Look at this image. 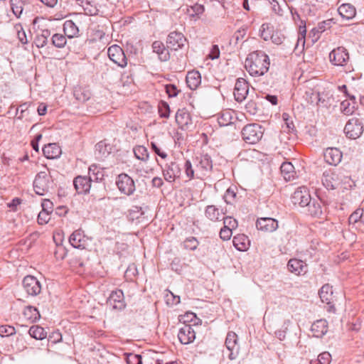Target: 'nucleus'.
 Instances as JSON below:
<instances>
[{
    "label": "nucleus",
    "mask_w": 364,
    "mask_h": 364,
    "mask_svg": "<svg viewBox=\"0 0 364 364\" xmlns=\"http://www.w3.org/2000/svg\"><path fill=\"white\" fill-rule=\"evenodd\" d=\"M52 44L56 48H63L66 45L67 40L63 34L55 33L51 38Z\"/></svg>",
    "instance_id": "obj_44"
},
{
    "label": "nucleus",
    "mask_w": 364,
    "mask_h": 364,
    "mask_svg": "<svg viewBox=\"0 0 364 364\" xmlns=\"http://www.w3.org/2000/svg\"><path fill=\"white\" fill-rule=\"evenodd\" d=\"M209 58L212 60L218 59L220 57V50L218 45H213L212 46Z\"/></svg>",
    "instance_id": "obj_64"
},
{
    "label": "nucleus",
    "mask_w": 364,
    "mask_h": 364,
    "mask_svg": "<svg viewBox=\"0 0 364 364\" xmlns=\"http://www.w3.org/2000/svg\"><path fill=\"white\" fill-rule=\"evenodd\" d=\"M225 343L227 349L230 351L228 355V358L231 360H235L239 355L237 335L233 331H229Z\"/></svg>",
    "instance_id": "obj_10"
},
{
    "label": "nucleus",
    "mask_w": 364,
    "mask_h": 364,
    "mask_svg": "<svg viewBox=\"0 0 364 364\" xmlns=\"http://www.w3.org/2000/svg\"><path fill=\"white\" fill-rule=\"evenodd\" d=\"M186 83L191 90H196L201 82V76L198 71H189L186 75Z\"/></svg>",
    "instance_id": "obj_29"
},
{
    "label": "nucleus",
    "mask_w": 364,
    "mask_h": 364,
    "mask_svg": "<svg viewBox=\"0 0 364 364\" xmlns=\"http://www.w3.org/2000/svg\"><path fill=\"white\" fill-rule=\"evenodd\" d=\"M199 245L198 240L195 237L186 238L183 243V248L188 250H196Z\"/></svg>",
    "instance_id": "obj_46"
},
{
    "label": "nucleus",
    "mask_w": 364,
    "mask_h": 364,
    "mask_svg": "<svg viewBox=\"0 0 364 364\" xmlns=\"http://www.w3.org/2000/svg\"><path fill=\"white\" fill-rule=\"evenodd\" d=\"M126 361L127 364H136L139 358H141V355L134 353H126Z\"/></svg>",
    "instance_id": "obj_60"
},
{
    "label": "nucleus",
    "mask_w": 364,
    "mask_h": 364,
    "mask_svg": "<svg viewBox=\"0 0 364 364\" xmlns=\"http://www.w3.org/2000/svg\"><path fill=\"white\" fill-rule=\"evenodd\" d=\"M287 269L291 273L296 276L304 275L308 272V266L306 262L296 258L289 260Z\"/></svg>",
    "instance_id": "obj_16"
},
{
    "label": "nucleus",
    "mask_w": 364,
    "mask_h": 364,
    "mask_svg": "<svg viewBox=\"0 0 364 364\" xmlns=\"http://www.w3.org/2000/svg\"><path fill=\"white\" fill-rule=\"evenodd\" d=\"M223 224L225 228L230 229L232 231L233 229H235L238 225L237 220L232 217L223 218Z\"/></svg>",
    "instance_id": "obj_53"
},
{
    "label": "nucleus",
    "mask_w": 364,
    "mask_h": 364,
    "mask_svg": "<svg viewBox=\"0 0 364 364\" xmlns=\"http://www.w3.org/2000/svg\"><path fill=\"white\" fill-rule=\"evenodd\" d=\"M291 199L294 204H298L301 207H306L312 200L307 188L304 187L297 188L294 191Z\"/></svg>",
    "instance_id": "obj_15"
},
{
    "label": "nucleus",
    "mask_w": 364,
    "mask_h": 364,
    "mask_svg": "<svg viewBox=\"0 0 364 364\" xmlns=\"http://www.w3.org/2000/svg\"><path fill=\"white\" fill-rule=\"evenodd\" d=\"M82 8L87 15L95 16L98 13V9L96 6L90 4V1H85L82 2Z\"/></svg>",
    "instance_id": "obj_50"
},
{
    "label": "nucleus",
    "mask_w": 364,
    "mask_h": 364,
    "mask_svg": "<svg viewBox=\"0 0 364 364\" xmlns=\"http://www.w3.org/2000/svg\"><path fill=\"white\" fill-rule=\"evenodd\" d=\"M245 110L247 112L250 113V114L255 115L258 112L259 107L257 102L251 100L245 105Z\"/></svg>",
    "instance_id": "obj_52"
},
{
    "label": "nucleus",
    "mask_w": 364,
    "mask_h": 364,
    "mask_svg": "<svg viewBox=\"0 0 364 364\" xmlns=\"http://www.w3.org/2000/svg\"><path fill=\"white\" fill-rule=\"evenodd\" d=\"M344 132L347 137L354 139L358 138L362 134L363 127L358 119L352 118L346 123Z\"/></svg>",
    "instance_id": "obj_8"
},
{
    "label": "nucleus",
    "mask_w": 364,
    "mask_h": 364,
    "mask_svg": "<svg viewBox=\"0 0 364 364\" xmlns=\"http://www.w3.org/2000/svg\"><path fill=\"white\" fill-rule=\"evenodd\" d=\"M324 159L330 165L336 166L342 159V152L337 148L328 147L323 154Z\"/></svg>",
    "instance_id": "obj_20"
},
{
    "label": "nucleus",
    "mask_w": 364,
    "mask_h": 364,
    "mask_svg": "<svg viewBox=\"0 0 364 364\" xmlns=\"http://www.w3.org/2000/svg\"><path fill=\"white\" fill-rule=\"evenodd\" d=\"M107 54L109 59L120 68H125L127 65V58L122 48L114 44L108 48Z\"/></svg>",
    "instance_id": "obj_7"
},
{
    "label": "nucleus",
    "mask_w": 364,
    "mask_h": 364,
    "mask_svg": "<svg viewBox=\"0 0 364 364\" xmlns=\"http://www.w3.org/2000/svg\"><path fill=\"white\" fill-rule=\"evenodd\" d=\"M237 187H229L225 193L223 198L227 204H233L237 198Z\"/></svg>",
    "instance_id": "obj_41"
},
{
    "label": "nucleus",
    "mask_w": 364,
    "mask_h": 364,
    "mask_svg": "<svg viewBox=\"0 0 364 364\" xmlns=\"http://www.w3.org/2000/svg\"><path fill=\"white\" fill-rule=\"evenodd\" d=\"M242 139L250 144L257 143L262 137L263 129L258 124H249L245 125L241 132Z\"/></svg>",
    "instance_id": "obj_3"
},
{
    "label": "nucleus",
    "mask_w": 364,
    "mask_h": 364,
    "mask_svg": "<svg viewBox=\"0 0 364 364\" xmlns=\"http://www.w3.org/2000/svg\"><path fill=\"white\" fill-rule=\"evenodd\" d=\"M186 38L181 32H171L167 37L166 44L168 48L177 50L184 47Z\"/></svg>",
    "instance_id": "obj_12"
},
{
    "label": "nucleus",
    "mask_w": 364,
    "mask_h": 364,
    "mask_svg": "<svg viewBox=\"0 0 364 364\" xmlns=\"http://www.w3.org/2000/svg\"><path fill=\"white\" fill-rule=\"evenodd\" d=\"M178 338L182 344L188 345L194 341L196 333L191 325L185 324L179 329Z\"/></svg>",
    "instance_id": "obj_18"
},
{
    "label": "nucleus",
    "mask_w": 364,
    "mask_h": 364,
    "mask_svg": "<svg viewBox=\"0 0 364 364\" xmlns=\"http://www.w3.org/2000/svg\"><path fill=\"white\" fill-rule=\"evenodd\" d=\"M28 333L32 338L43 340L46 337L47 333L44 328L39 326H33L29 328Z\"/></svg>",
    "instance_id": "obj_39"
},
{
    "label": "nucleus",
    "mask_w": 364,
    "mask_h": 364,
    "mask_svg": "<svg viewBox=\"0 0 364 364\" xmlns=\"http://www.w3.org/2000/svg\"><path fill=\"white\" fill-rule=\"evenodd\" d=\"M176 122L182 129H188L192 124V119L186 110L178 109L176 114Z\"/></svg>",
    "instance_id": "obj_25"
},
{
    "label": "nucleus",
    "mask_w": 364,
    "mask_h": 364,
    "mask_svg": "<svg viewBox=\"0 0 364 364\" xmlns=\"http://www.w3.org/2000/svg\"><path fill=\"white\" fill-rule=\"evenodd\" d=\"M150 146L152 151L161 158L166 159L167 157V154L165 151H161V148H159L155 142L151 141L150 143Z\"/></svg>",
    "instance_id": "obj_56"
},
{
    "label": "nucleus",
    "mask_w": 364,
    "mask_h": 364,
    "mask_svg": "<svg viewBox=\"0 0 364 364\" xmlns=\"http://www.w3.org/2000/svg\"><path fill=\"white\" fill-rule=\"evenodd\" d=\"M259 230L265 232H272L278 228V221L272 218H260L256 222Z\"/></svg>",
    "instance_id": "obj_17"
},
{
    "label": "nucleus",
    "mask_w": 364,
    "mask_h": 364,
    "mask_svg": "<svg viewBox=\"0 0 364 364\" xmlns=\"http://www.w3.org/2000/svg\"><path fill=\"white\" fill-rule=\"evenodd\" d=\"M23 287L28 295L36 296L41 291L40 282L33 276L28 275L23 279Z\"/></svg>",
    "instance_id": "obj_13"
},
{
    "label": "nucleus",
    "mask_w": 364,
    "mask_h": 364,
    "mask_svg": "<svg viewBox=\"0 0 364 364\" xmlns=\"http://www.w3.org/2000/svg\"><path fill=\"white\" fill-rule=\"evenodd\" d=\"M112 146L106 141H100L95 145V155L99 160H104L112 152Z\"/></svg>",
    "instance_id": "obj_22"
},
{
    "label": "nucleus",
    "mask_w": 364,
    "mask_h": 364,
    "mask_svg": "<svg viewBox=\"0 0 364 364\" xmlns=\"http://www.w3.org/2000/svg\"><path fill=\"white\" fill-rule=\"evenodd\" d=\"M42 151L45 157L49 159H57L61 154L60 147L55 143H50L45 145Z\"/></svg>",
    "instance_id": "obj_26"
},
{
    "label": "nucleus",
    "mask_w": 364,
    "mask_h": 364,
    "mask_svg": "<svg viewBox=\"0 0 364 364\" xmlns=\"http://www.w3.org/2000/svg\"><path fill=\"white\" fill-rule=\"evenodd\" d=\"M311 330L313 336L322 338L328 331V323L325 319L317 320L311 325Z\"/></svg>",
    "instance_id": "obj_23"
},
{
    "label": "nucleus",
    "mask_w": 364,
    "mask_h": 364,
    "mask_svg": "<svg viewBox=\"0 0 364 364\" xmlns=\"http://www.w3.org/2000/svg\"><path fill=\"white\" fill-rule=\"evenodd\" d=\"M232 230L230 229L223 227L220 231V237L223 240H228L232 236Z\"/></svg>",
    "instance_id": "obj_61"
},
{
    "label": "nucleus",
    "mask_w": 364,
    "mask_h": 364,
    "mask_svg": "<svg viewBox=\"0 0 364 364\" xmlns=\"http://www.w3.org/2000/svg\"><path fill=\"white\" fill-rule=\"evenodd\" d=\"M50 220L49 214L47 212H40L38 216V223L40 225L46 224Z\"/></svg>",
    "instance_id": "obj_62"
},
{
    "label": "nucleus",
    "mask_w": 364,
    "mask_h": 364,
    "mask_svg": "<svg viewBox=\"0 0 364 364\" xmlns=\"http://www.w3.org/2000/svg\"><path fill=\"white\" fill-rule=\"evenodd\" d=\"M116 185L122 193L128 196L133 195L136 190L134 180L127 173L118 175Z\"/></svg>",
    "instance_id": "obj_4"
},
{
    "label": "nucleus",
    "mask_w": 364,
    "mask_h": 364,
    "mask_svg": "<svg viewBox=\"0 0 364 364\" xmlns=\"http://www.w3.org/2000/svg\"><path fill=\"white\" fill-rule=\"evenodd\" d=\"M73 185L78 194H87L92 187L91 179L87 176H77L73 180Z\"/></svg>",
    "instance_id": "obj_19"
},
{
    "label": "nucleus",
    "mask_w": 364,
    "mask_h": 364,
    "mask_svg": "<svg viewBox=\"0 0 364 364\" xmlns=\"http://www.w3.org/2000/svg\"><path fill=\"white\" fill-rule=\"evenodd\" d=\"M183 168L185 169V173L189 180L193 179L194 178V170L189 160L186 161Z\"/></svg>",
    "instance_id": "obj_54"
},
{
    "label": "nucleus",
    "mask_w": 364,
    "mask_h": 364,
    "mask_svg": "<svg viewBox=\"0 0 364 364\" xmlns=\"http://www.w3.org/2000/svg\"><path fill=\"white\" fill-rule=\"evenodd\" d=\"M43 211L42 212H47L48 214L50 213H52L53 210V203L48 200L45 199L43 200L42 204Z\"/></svg>",
    "instance_id": "obj_63"
},
{
    "label": "nucleus",
    "mask_w": 364,
    "mask_h": 364,
    "mask_svg": "<svg viewBox=\"0 0 364 364\" xmlns=\"http://www.w3.org/2000/svg\"><path fill=\"white\" fill-rule=\"evenodd\" d=\"M153 52L157 53L159 59L161 61H167L170 58V54L167 48H165L164 44L159 41H155L152 43Z\"/></svg>",
    "instance_id": "obj_27"
},
{
    "label": "nucleus",
    "mask_w": 364,
    "mask_h": 364,
    "mask_svg": "<svg viewBox=\"0 0 364 364\" xmlns=\"http://www.w3.org/2000/svg\"><path fill=\"white\" fill-rule=\"evenodd\" d=\"M197 168L201 171L203 176L210 172L213 168L212 160L208 154L202 155L197 164Z\"/></svg>",
    "instance_id": "obj_33"
},
{
    "label": "nucleus",
    "mask_w": 364,
    "mask_h": 364,
    "mask_svg": "<svg viewBox=\"0 0 364 364\" xmlns=\"http://www.w3.org/2000/svg\"><path fill=\"white\" fill-rule=\"evenodd\" d=\"M63 31L68 38L77 36L79 33L78 27L72 20H68L64 23Z\"/></svg>",
    "instance_id": "obj_36"
},
{
    "label": "nucleus",
    "mask_w": 364,
    "mask_h": 364,
    "mask_svg": "<svg viewBox=\"0 0 364 364\" xmlns=\"http://www.w3.org/2000/svg\"><path fill=\"white\" fill-rule=\"evenodd\" d=\"M107 303L114 310L122 311L126 307L124 296L122 290L116 289L111 292Z\"/></svg>",
    "instance_id": "obj_11"
},
{
    "label": "nucleus",
    "mask_w": 364,
    "mask_h": 364,
    "mask_svg": "<svg viewBox=\"0 0 364 364\" xmlns=\"http://www.w3.org/2000/svg\"><path fill=\"white\" fill-rule=\"evenodd\" d=\"M331 355L328 352H323L318 356V361L320 364H329Z\"/></svg>",
    "instance_id": "obj_57"
},
{
    "label": "nucleus",
    "mask_w": 364,
    "mask_h": 364,
    "mask_svg": "<svg viewBox=\"0 0 364 364\" xmlns=\"http://www.w3.org/2000/svg\"><path fill=\"white\" fill-rule=\"evenodd\" d=\"M74 96L77 101L85 102L90 100L91 94L88 90L78 88L74 90Z\"/></svg>",
    "instance_id": "obj_42"
},
{
    "label": "nucleus",
    "mask_w": 364,
    "mask_h": 364,
    "mask_svg": "<svg viewBox=\"0 0 364 364\" xmlns=\"http://www.w3.org/2000/svg\"><path fill=\"white\" fill-rule=\"evenodd\" d=\"M69 242L75 248L85 249L87 245V240L83 231L80 229L74 231L69 237Z\"/></svg>",
    "instance_id": "obj_21"
},
{
    "label": "nucleus",
    "mask_w": 364,
    "mask_h": 364,
    "mask_svg": "<svg viewBox=\"0 0 364 364\" xmlns=\"http://www.w3.org/2000/svg\"><path fill=\"white\" fill-rule=\"evenodd\" d=\"M105 171L104 169L96 164H92L89 167V176L88 178L91 179L92 182L100 183L104 179Z\"/></svg>",
    "instance_id": "obj_28"
},
{
    "label": "nucleus",
    "mask_w": 364,
    "mask_h": 364,
    "mask_svg": "<svg viewBox=\"0 0 364 364\" xmlns=\"http://www.w3.org/2000/svg\"><path fill=\"white\" fill-rule=\"evenodd\" d=\"M181 174V167L176 161H171L163 168V175L167 182L172 183L178 178Z\"/></svg>",
    "instance_id": "obj_9"
},
{
    "label": "nucleus",
    "mask_w": 364,
    "mask_h": 364,
    "mask_svg": "<svg viewBox=\"0 0 364 364\" xmlns=\"http://www.w3.org/2000/svg\"><path fill=\"white\" fill-rule=\"evenodd\" d=\"M245 67L250 75L262 76L269 70V56L262 50L252 52L245 60Z\"/></svg>",
    "instance_id": "obj_2"
},
{
    "label": "nucleus",
    "mask_w": 364,
    "mask_h": 364,
    "mask_svg": "<svg viewBox=\"0 0 364 364\" xmlns=\"http://www.w3.org/2000/svg\"><path fill=\"white\" fill-rule=\"evenodd\" d=\"M301 24L299 25V38H298V43L302 42V44L304 45L305 43V36L306 33V28L305 23L301 21Z\"/></svg>",
    "instance_id": "obj_55"
},
{
    "label": "nucleus",
    "mask_w": 364,
    "mask_h": 364,
    "mask_svg": "<svg viewBox=\"0 0 364 364\" xmlns=\"http://www.w3.org/2000/svg\"><path fill=\"white\" fill-rule=\"evenodd\" d=\"M16 333V328L10 325H1L0 326V337H9L15 335Z\"/></svg>",
    "instance_id": "obj_47"
},
{
    "label": "nucleus",
    "mask_w": 364,
    "mask_h": 364,
    "mask_svg": "<svg viewBox=\"0 0 364 364\" xmlns=\"http://www.w3.org/2000/svg\"><path fill=\"white\" fill-rule=\"evenodd\" d=\"M333 294L332 287L328 284H324L319 291V296L323 302L329 304Z\"/></svg>",
    "instance_id": "obj_37"
},
{
    "label": "nucleus",
    "mask_w": 364,
    "mask_h": 364,
    "mask_svg": "<svg viewBox=\"0 0 364 364\" xmlns=\"http://www.w3.org/2000/svg\"><path fill=\"white\" fill-rule=\"evenodd\" d=\"M166 92L170 97H176L178 93L176 86L173 84L166 85Z\"/></svg>",
    "instance_id": "obj_59"
},
{
    "label": "nucleus",
    "mask_w": 364,
    "mask_h": 364,
    "mask_svg": "<svg viewBox=\"0 0 364 364\" xmlns=\"http://www.w3.org/2000/svg\"><path fill=\"white\" fill-rule=\"evenodd\" d=\"M235 112L230 109L222 111L218 115V122L220 127H225L232 124L235 117Z\"/></svg>",
    "instance_id": "obj_32"
},
{
    "label": "nucleus",
    "mask_w": 364,
    "mask_h": 364,
    "mask_svg": "<svg viewBox=\"0 0 364 364\" xmlns=\"http://www.w3.org/2000/svg\"><path fill=\"white\" fill-rule=\"evenodd\" d=\"M24 315L33 321L38 319L41 316L38 309L33 306H28L24 311Z\"/></svg>",
    "instance_id": "obj_48"
},
{
    "label": "nucleus",
    "mask_w": 364,
    "mask_h": 364,
    "mask_svg": "<svg viewBox=\"0 0 364 364\" xmlns=\"http://www.w3.org/2000/svg\"><path fill=\"white\" fill-rule=\"evenodd\" d=\"M321 181L324 187L328 190L338 188L349 190L355 186V182L351 178L346 175L344 171L340 169L324 171Z\"/></svg>",
    "instance_id": "obj_1"
},
{
    "label": "nucleus",
    "mask_w": 364,
    "mask_h": 364,
    "mask_svg": "<svg viewBox=\"0 0 364 364\" xmlns=\"http://www.w3.org/2000/svg\"><path fill=\"white\" fill-rule=\"evenodd\" d=\"M248 92V82L242 77L237 79L234 88V97L235 100L238 102H242L246 99Z\"/></svg>",
    "instance_id": "obj_14"
},
{
    "label": "nucleus",
    "mask_w": 364,
    "mask_h": 364,
    "mask_svg": "<svg viewBox=\"0 0 364 364\" xmlns=\"http://www.w3.org/2000/svg\"><path fill=\"white\" fill-rule=\"evenodd\" d=\"M232 243L237 250L245 251L249 248L250 240L245 235L238 234L233 237Z\"/></svg>",
    "instance_id": "obj_31"
},
{
    "label": "nucleus",
    "mask_w": 364,
    "mask_h": 364,
    "mask_svg": "<svg viewBox=\"0 0 364 364\" xmlns=\"http://www.w3.org/2000/svg\"><path fill=\"white\" fill-rule=\"evenodd\" d=\"M159 114L162 118H168L170 115V107L167 102L164 101L160 102L159 105Z\"/></svg>",
    "instance_id": "obj_49"
},
{
    "label": "nucleus",
    "mask_w": 364,
    "mask_h": 364,
    "mask_svg": "<svg viewBox=\"0 0 364 364\" xmlns=\"http://www.w3.org/2000/svg\"><path fill=\"white\" fill-rule=\"evenodd\" d=\"M225 212L222 209L221 210L213 205H208L205 210V217L211 221L219 220L222 215H224Z\"/></svg>",
    "instance_id": "obj_34"
},
{
    "label": "nucleus",
    "mask_w": 364,
    "mask_h": 364,
    "mask_svg": "<svg viewBox=\"0 0 364 364\" xmlns=\"http://www.w3.org/2000/svg\"><path fill=\"white\" fill-rule=\"evenodd\" d=\"M328 57L331 64L336 66L346 65L350 58L347 49L343 46L332 50Z\"/></svg>",
    "instance_id": "obj_5"
},
{
    "label": "nucleus",
    "mask_w": 364,
    "mask_h": 364,
    "mask_svg": "<svg viewBox=\"0 0 364 364\" xmlns=\"http://www.w3.org/2000/svg\"><path fill=\"white\" fill-rule=\"evenodd\" d=\"M10 4L14 14L19 18L23 10V2L22 0H10Z\"/></svg>",
    "instance_id": "obj_43"
},
{
    "label": "nucleus",
    "mask_w": 364,
    "mask_h": 364,
    "mask_svg": "<svg viewBox=\"0 0 364 364\" xmlns=\"http://www.w3.org/2000/svg\"><path fill=\"white\" fill-rule=\"evenodd\" d=\"M306 208L307 213L312 217L322 218L323 208L318 199H312Z\"/></svg>",
    "instance_id": "obj_24"
},
{
    "label": "nucleus",
    "mask_w": 364,
    "mask_h": 364,
    "mask_svg": "<svg viewBox=\"0 0 364 364\" xmlns=\"http://www.w3.org/2000/svg\"><path fill=\"white\" fill-rule=\"evenodd\" d=\"M338 12L342 18L350 20L355 16V8L350 4H343L338 9Z\"/></svg>",
    "instance_id": "obj_30"
},
{
    "label": "nucleus",
    "mask_w": 364,
    "mask_h": 364,
    "mask_svg": "<svg viewBox=\"0 0 364 364\" xmlns=\"http://www.w3.org/2000/svg\"><path fill=\"white\" fill-rule=\"evenodd\" d=\"M363 210L357 209L349 217L348 221L350 224L355 225L358 223H361Z\"/></svg>",
    "instance_id": "obj_51"
},
{
    "label": "nucleus",
    "mask_w": 364,
    "mask_h": 364,
    "mask_svg": "<svg viewBox=\"0 0 364 364\" xmlns=\"http://www.w3.org/2000/svg\"><path fill=\"white\" fill-rule=\"evenodd\" d=\"M280 171L285 181H291L295 177L294 167L290 162H284L280 166Z\"/></svg>",
    "instance_id": "obj_35"
},
{
    "label": "nucleus",
    "mask_w": 364,
    "mask_h": 364,
    "mask_svg": "<svg viewBox=\"0 0 364 364\" xmlns=\"http://www.w3.org/2000/svg\"><path fill=\"white\" fill-rule=\"evenodd\" d=\"M50 178L46 171H41L36 176L33 181V189L36 194L43 196L49 191Z\"/></svg>",
    "instance_id": "obj_6"
},
{
    "label": "nucleus",
    "mask_w": 364,
    "mask_h": 364,
    "mask_svg": "<svg viewBox=\"0 0 364 364\" xmlns=\"http://www.w3.org/2000/svg\"><path fill=\"white\" fill-rule=\"evenodd\" d=\"M191 10L192 11V13L191 14V16H199L202 14L204 11V6L201 4H196L193 6L191 7Z\"/></svg>",
    "instance_id": "obj_58"
},
{
    "label": "nucleus",
    "mask_w": 364,
    "mask_h": 364,
    "mask_svg": "<svg viewBox=\"0 0 364 364\" xmlns=\"http://www.w3.org/2000/svg\"><path fill=\"white\" fill-rule=\"evenodd\" d=\"M355 109V105L345 100L341 103V111L346 115L352 114Z\"/></svg>",
    "instance_id": "obj_45"
},
{
    "label": "nucleus",
    "mask_w": 364,
    "mask_h": 364,
    "mask_svg": "<svg viewBox=\"0 0 364 364\" xmlns=\"http://www.w3.org/2000/svg\"><path fill=\"white\" fill-rule=\"evenodd\" d=\"M50 36V31L48 29H42L41 33L37 35L35 38V44L38 48L44 47L48 42V38Z\"/></svg>",
    "instance_id": "obj_38"
},
{
    "label": "nucleus",
    "mask_w": 364,
    "mask_h": 364,
    "mask_svg": "<svg viewBox=\"0 0 364 364\" xmlns=\"http://www.w3.org/2000/svg\"><path fill=\"white\" fill-rule=\"evenodd\" d=\"M134 156L136 159L146 161L149 158V152L147 149L144 146H135L133 149Z\"/></svg>",
    "instance_id": "obj_40"
}]
</instances>
